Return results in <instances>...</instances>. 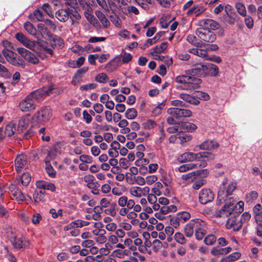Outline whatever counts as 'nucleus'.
I'll return each mask as SVG.
<instances>
[{
  "label": "nucleus",
  "mask_w": 262,
  "mask_h": 262,
  "mask_svg": "<svg viewBox=\"0 0 262 262\" xmlns=\"http://www.w3.org/2000/svg\"><path fill=\"white\" fill-rule=\"evenodd\" d=\"M79 160L84 163H91L93 161V158L89 155H82L79 157Z\"/></svg>",
  "instance_id": "nucleus-52"
},
{
  "label": "nucleus",
  "mask_w": 262,
  "mask_h": 262,
  "mask_svg": "<svg viewBox=\"0 0 262 262\" xmlns=\"http://www.w3.org/2000/svg\"><path fill=\"white\" fill-rule=\"evenodd\" d=\"M196 35L202 40L212 42L216 39L215 34L210 30L204 28H199L196 30Z\"/></svg>",
  "instance_id": "nucleus-8"
},
{
  "label": "nucleus",
  "mask_w": 262,
  "mask_h": 262,
  "mask_svg": "<svg viewBox=\"0 0 262 262\" xmlns=\"http://www.w3.org/2000/svg\"><path fill=\"white\" fill-rule=\"evenodd\" d=\"M143 125L145 128L150 129L154 128L156 126L157 124L154 120H148L144 123Z\"/></svg>",
  "instance_id": "nucleus-54"
},
{
  "label": "nucleus",
  "mask_w": 262,
  "mask_h": 262,
  "mask_svg": "<svg viewBox=\"0 0 262 262\" xmlns=\"http://www.w3.org/2000/svg\"><path fill=\"white\" fill-rule=\"evenodd\" d=\"M219 146V143L213 140L205 141L199 145V148L203 150H212Z\"/></svg>",
  "instance_id": "nucleus-24"
},
{
  "label": "nucleus",
  "mask_w": 262,
  "mask_h": 262,
  "mask_svg": "<svg viewBox=\"0 0 262 262\" xmlns=\"http://www.w3.org/2000/svg\"><path fill=\"white\" fill-rule=\"evenodd\" d=\"M150 188L148 186L141 187L139 186H133L129 189L130 194L136 198H140L147 195L149 193Z\"/></svg>",
  "instance_id": "nucleus-11"
},
{
  "label": "nucleus",
  "mask_w": 262,
  "mask_h": 262,
  "mask_svg": "<svg viewBox=\"0 0 262 262\" xmlns=\"http://www.w3.org/2000/svg\"><path fill=\"white\" fill-rule=\"evenodd\" d=\"M234 201H230L226 203L219 211L217 216L222 217L223 216H227L232 214L235 210Z\"/></svg>",
  "instance_id": "nucleus-15"
},
{
  "label": "nucleus",
  "mask_w": 262,
  "mask_h": 262,
  "mask_svg": "<svg viewBox=\"0 0 262 262\" xmlns=\"http://www.w3.org/2000/svg\"><path fill=\"white\" fill-rule=\"evenodd\" d=\"M95 80L101 83H104L108 81V77L104 73H101L97 75L95 78Z\"/></svg>",
  "instance_id": "nucleus-38"
},
{
  "label": "nucleus",
  "mask_w": 262,
  "mask_h": 262,
  "mask_svg": "<svg viewBox=\"0 0 262 262\" xmlns=\"http://www.w3.org/2000/svg\"><path fill=\"white\" fill-rule=\"evenodd\" d=\"M46 170L48 175L52 177H55L56 176V171L53 169L52 166L48 162L46 163Z\"/></svg>",
  "instance_id": "nucleus-47"
},
{
  "label": "nucleus",
  "mask_w": 262,
  "mask_h": 262,
  "mask_svg": "<svg viewBox=\"0 0 262 262\" xmlns=\"http://www.w3.org/2000/svg\"><path fill=\"white\" fill-rule=\"evenodd\" d=\"M235 8L239 14L244 17L246 16L247 11L245 5L243 3L239 2L236 3Z\"/></svg>",
  "instance_id": "nucleus-34"
},
{
  "label": "nucleus",
  "mask_w": 262,
  "mask_h": 262,
  "mask_svg": "<svg viewBox=\"0 0 262 262\" xmlns=\"http://www.w3.org/2000/svg\"><path fill=\"white\" fill-rule=\"evenodd\" d=\"M31 176L28 173H24L21 177V184L25 186L28 185L31 181Z\"/></svg>",
  "instance_id": "nucleus-53"
},
{
  "label": "nucleus",
  "mask_w": 262,
  "mask_h": 262,
  "mask_svg": "<svg viewBox=\"0 0 262 262\" xmlns=\"http://www.w3.org/2000/svg\"><path fill=\"white\" fill-rule=\"evenodd\" d=\"M52 116V111L49 107L41 108L34 115L33 119L36 120L38 123H45L50 120Z\"/></svg>",
  "instance_id": "nucleus-7"
},
{
  "label": "nucleus",
  "mask_w": 262,
  "mask_h": 262,
  "mask_svg": "<svg viewBox=\"0 0 262 262\" xmlns=\"http://www.w3.org/2000/svg\"><path fill=\"white\" fill-rule=\"evenodd\" d=\"M122 62L123 63H128L129 61H130L132 59V56L130 53H127V52H123L122 55Z\"/></svg>",
  "instance_id": "nucleus-57"
},
{
  "label": "nucleus",
  "mask_w": 262,
  "mask_h": 262,
  "mask_svg": "<svg viewBox=\"0 0 262 262\" xmlns=\"http://www.w3.org/2000/svg\"><path fill=\"white\" fill-rule=\"evenodd\" d=\"M30 16L33 19H36L37 21H42L43 20V14L39 10H35Z\"/></svg>",
  "instance_id": "nucleus-43"
},
{
  "label": "nucleus",
  "mask_w": 262,
  "mask_h": 262,
  "mask_svg": "<svg viewBox=\"0 0 262 262\" xmlns=\"http://www.w3.org/2000/svg\"><path fill=\"white\" fill-rule=\"evenodd\" d=\"M179 97L185 102L191 104L197 105L200 103V101L194 96L186 93H180Z\"/></svg>",
  "instance_id": "nucleus-22"
},
{
  "label": "nucleus",
  "mask_w": 262,
  "mask_h": 262,
  "mask_svg": "<svg viewBox=\"0 0 262 262\" xmlns=\"http://www.w3.org/2000/svg\"><path fill=\"white\" fill-rule=\"evenodd\" d=\"M165 104L164 103H161L160 105L155 107L152 111V114L153 116H157L160 114L162 112V109L164 108Z\"/></svg>",
  "instance_id": "nucleus-51"
},
{
  "label": "nucleus",
  "mask_w": 262,
  "mask_h": 262,
  "mask_svg": "<svg viewBox=\"0 0 262 262\" xmlns=\"http://www.w3.org/2000/svg\"><path fill=\"white\" fill-rule=\"evenodd\" d=\"M205 68L203 77L206 76L215 77L217 76L219 70L218 67L215 64L206 62Z\"/></svg>",
  "instance_id": "nucleus-17"
},
{
  "label": "nucleus",
  "mask_w": 262,
  "mask_h": 262,
  "mask_svg": "<svg viewBox=\"0 0 262 262\" xmlns=\"http://www.w3.org/2000/svg\"><path fill=\"white\" fill-rule=\"evenodd\" d=\"M30 125V119L29 117L26 116L20 119L18 124L17 131L19 133H23L27 129Z\"/></svg>",
  "instance_id": "nucleus-21"
},
{
  "label": "nucleus",
  "mask_w": 262,
  "mask_h": 262,
  "mask_svg": "<svg viewBox=\"0 0 262 262\" xmlns=\"http://www.w3.org/2000/svg\"><path fill=\"white\" fill-rule=\"evenodd\" d=\"M214 193L209 189H203L199 193V201L202 204L211 202L214 199Z\"/></svg>",
  "instance_id": "nucleus-13"
},
{
  "label": "nucleus",
  "mask_w": 262,
  "mask_h": 262,
  "mask_svg": "<svg viewBox=\"0 0 262 262\" xmlns=\"http://www.w3.org/2000/svg\"><path fill=\"white\" fill-rule=\"evenodd\" d=\"M216 237L213 234L207 236L204 239V243L207 245H212L216 242Z\"/></svg>",
  "instance_id": "nucleus-49"
},
{
  "label": "nucleus",
  "mask_w": 262,
  "mask_h": 262,
  "mask_svg": "<svg viewBox=\"0 0 262 262\" xmlns=\"http://www.w3.org/2000/svg\"><path fill=\"white\" fill-rule=\"evenodd\" d=\"M70 16V9L69 8L61 9L56 12V17L60 21H67Z\"/></svg>",
  "instance_id": "nucleus-20"
},
{
  "label": "nucleus",
  "mask_w": 262,
  "mask_h": 262,
  "mask_svg": "<svg viewBox=\"0 0 262 262\" xmlns=\"http://www.w3.org/2000/svg\"><path fill=\"white\" fill-rule=\"evenodd\" d=\"M82 116L84 120L87 124H89L91 122L92 120V117L90 114H89L87 111L84 110L83 111Z\"/></svg>",
  "instance_id": "nucleus-61"
},
{
  "label": "nucleus",
  "mask_w": 262,
  "mask_h": 262,
  "mask_svg": "<svg viewBox=\"0 0 262 262\" xmlns=\"http://www.w3.org/2000/svg\"><path fill=\"white\" fill-rule=\"evenodd\" d=\"M174 239L178 243L183 245L186 243V240L184 235L180 232H176L174 234Z\"/></svg>",
  "instance_id": "nucleus-44"
},
{
  "label": "nucleus",
  "mask_w": 262,
  "mask_h": 262,
  "mask_svg": "<svg viewBox=\"0 0 262 262\" xmlns=\"http://www.w3.org/2000/svg\"><path fill=\"white\" fill-rule=\"evenodd\" d=\"M196 177L195 171H192L182 176V180L184 181L187 183L192 182L194 180Z\"/></svg>",
  "instance_id": "nucleus-33"
},
{
  "label": "nucleus",
  "mask_w": 262,
  "mask_h": 262,
  "mask_svg": "<svg viewBox=\"0 0 262 262\" xmlns=\"http://www.w3.org/2000/svg\"><path fill=\"white\" fill-rule=\"evenodd\" d=\"M15 37L18 41L21 42L26 48L31 50H34V48L36 43H38L39 46H42L47 53L50 55L53 54V50L52 49L45 47L43 43L39 42L32 41L25 36L22 33H17L15 34Z\"/></svg>",
  "instance_id": "nucleus-5"
},
{
  "label": "nucleus",
  "mask_w": 262,
  "mask_h": 262,
  "mask_svg": "<svg viewBox=\"0 0 262 262\" xmlns=\"http://www.w3.org/2000/svg\"><path fill=\"white\" fill-rule=\"evenodd\" d=\"M205 10L206 9L203 5L201 4L196 5V8L194 11V15H195V16H198L201 14L203 12H204Z\"/></svg>",
  "instance_id": "nucleus-58"
},
{
  "label": "nucleus",
  "mask_w": 262,
  "mask_h": 262,
  "mask_svg": "<svg viewBox=\"0 0 262 262\" xmlns=\"http://www.w3.org/2000/svg\"><path fill=\"white\" fill-rule=\"evenodd\" d=\"M245 23L247 27L249 29H252L254 25V21L253 18L248 16L245 18Z\"/></svg>",
  "instance_id": "nucleus-62"
},
{
  "label": "nucleus",
  "mask_w": 262,
  "mask_h": 262,
  "mask_svg": "<svg viewBox=\"0 0 262 262\" xmlns=\"http://www.w3.org/2000/svg\"><path fill=\"white\" fill-rule=\"evenodd\" d=\"M236 187V184L235 182H230L227 187H220L217 194V204L221 205L225 202L231 200L233 198V192Z\"/></svg>",
  "instance_id": "nucleus-4"
},
{
  "label": "nucleus",
  "mask_w": 262,
  "mask_h": 262,
  "mask_svg": "<svg viewBox=\"0 0 262 262\" xmlns=\"http://www.w3.org/2000/svg\"><path fill=\"white\" fill-rule=\"evenodd\" d=\"M167 48V43L166 42H162L160 46H157L154 49V53L159 54L163 52Z\"/></svg>",
  "instance_id": "nucleus-41"
},
{
  "label": "nucleus",
  "mask_w": 262,
  "mask_h": 262,
  "mask_svg": "<svg viewBox=\"0 0 262 262\" xmlns=\"http://www.w3.org/2000/svg\"><path fill=\"white\" fill-rule=\"evenodd\" d=\"M11 243L14 247L17 249L26 248L30 245L29 241L25 237H15L12 239Z\"/></svg>",
  "instance_id": "nucleus-19"
},
{
  "label": "nucleus",
  "mask_w": 262,
  "mask_h": 262,
  "mask_svg": "<svg viewBox=\"0 0 262 262\" xmlns=\"http://www.w3.org/2000/svg\"><path fill=\"white\" fill-rule=\"evenodd\" d=\"M27 164V157L26 155H19L15 159V166L16 171L20 172Z\"/></svg>",
  "instance_id": "nucleus-18"
},
{
  "label": "nucleus",
  "mask_w": 262,
  "mask_h": 262,
  "mask_svg": "<svg viewBox=\"0 0 262 262\" xmlns=\"http://www.w3.org/2000/svg\"><path fill=\"white\" fill-rule=\"evenodd\" d=\"M116 206V204H113L111 205V207L107 209H105V211L106 214H108L112 216H115L117 214V212L115 209V207Z\"/></svg>",
  "instance_id": "nucleus-56"
},
{
  "label": "nucleus",
  "mask_w": 262,
  "mask_h": 262,
  "mask_svg": "<svg viewBox=\"0 0 262 262\" xmlns=\"http://www.w3.org/2000/svg\"><path fill=\"white\" fill-rule=\"evenodd\" d=\"M135 2L145 10L150 9L149 5L151 4V0H135Z\"/></svg>",
  "instance_id": "nucleus-36"
},
{
  "label": "nucleus",
  "mask_w": 262,
  "mask_h": 262,
  "mask_svg": "<svg viewBox=\"0 0 262 262\" xmlns=\"http://www.w3.org/2000/svg\"><path fill=\"white\" fill-rule=\"evenodd\" d=\"M244 203L243 201H239L235 205L234 204V209L236 213H241L243 211Z\"/></svg>",
  "instance_id": "nucleus-63"
},
{
  "label": "nucleus",
  "mask_w": 262,
  "mask_h": 262,
  "mask_svg": "<svg viewBox=\"0 0 262 262\" xmlns=\"http://www.w3.org/2000/svg\"><path fill=\"white\" fill-rule=\"evenodd\" d=\"M178 139L181 144L190 140L191 137L187 133L178 134Z\"/></svg>",
  "instance_id": "nucleus-45"
},
{
  "label": "nucleus",
  "mask_w": 262,
  "mask_h": 262,
  "mask_svg": "<svg viewBox=\"0 0 262 262\" xmlns=\"http://www.w3.org/2000/svg\"><path fill=\"white\" fill-rule=\"evenodd\" d=\"M89 70V68L88 67H83L79 69H78L76 74L75 77L81 78L82 75L84 74Z\"/></svg>",
  "instance_id": "nucleus-60"
},
{
  "label": "nucleus",
  "mask_w": 262,
  "mask_h": 262,
  "mask_svg": "<svg viewBox=\"0 0 262 262\" xmlns=\"http://www.w3.org/2000/svg\"><path fill=\"white\" fill-rule=\"evenodd\" d=\"M98 86L97 84L95 83H88L84 84L80 87V90L81 91H89L95 89Z\"/></svg>",
  "instance_id": "nucleus-48"
},
{
  "label": "nucleus",
  "mask_w": 262,
  "mask_h": 262,
  "mask_svg": "<svg viewBox=\"0 0 262 262\" xmlns=\"http://www.w3.org/2000/svg\"><path fill=\"white\" fill-rule=\"evenodd\" d=\"M18 53L29 62L36 64L39 62V59L33 53L24 48L19 47L17 49Z\"/></svg>",
  "instance_id": "nucleus-9"
},
{
  "label": "nucleus",
  "mask_w": 262,
  "mask_h": 262,
  "mask_svg": "<svg viewBox=\"0 0 262 262\" xmlns=\"http://www.w3.org/2000/svg\"><path fill=\"white\" fill-rule=\"evenodd\" d=\"M195 230L198 231H207L208 229V224L207 223L201 219H193Z\"/></svg>",
  "instance_id": "nucleus-25"
},
{
  "label": "nucleus",
  "mask_w": 262,
  "mask_h": 262,
  "mask_svg": "<svg viewBox=\"0 0 262 262\" xmlns=\"http://www.w3.org/2000/svg\"><path fill=\"white\" fill-rule=\"evenodd\" d=\"M254 217L262 213V207L260 204H256L253 209Z\"/></svg>",
  "instance_id": "nucleus-64"
},
{
  "label": "nucleus",
  "mask_w": 262,
  "mask_h": 262,
  "mask_svg": "<svg viewBox=\"0 0 262 262\" xmlns=\"http://www.w3.org/2000/svg\"><path fill=\"white\" fill-rule=\"evenodd\" d=\"M53 89V86L50 85L48 89L43 88L31 93L20 102L19 104L20 110L24 112L34 110L36 103H38L42 98L48 95Z\"/></svg>",
  "instance_id": "nucleus-1"
},
{
  "label": "nucleus",
  "mask_w": 262,
  "mask_h": 262,
  "mask_svg": "<svg viewBox=\"0 0 262 262\" xmlns=\"http://www.w3.org/2000/svg\"><path fill=\"white\" fill-rule=\"evenodd\" d=\"M194 223L193 219L190 220V222L185 225L184 228V232L187 237H190L193 235L194 231H195Z\"/></svg>",
  "instance_id": "nucleus-27"
},
{
  "label": "nucleus",
  "mask_w": 262,
  "mask_h": 262,
  "mask_svg": "<svg viewBox=\"0 0 262 262\" xmlns=\"http://www.w3.org/2000/svg\"><path fill=\"white\" fill-rule=\"evenodd\" d=\"M214 157V155L209 152H201L197 154L191 152H186L179 157L178 160L181 163H185L193 161H196L201 163L203 160L206 162L205 159L207 160L213 159Z\"/></svg>",
  "instance_id": "nucleus-3"
},
{
  "label": "nucleus",
  "mask_w": 262,
  "mask_h": 262,
  "mask_svg": "<svg viewBox=\"0 0 262 262\" xmlns=\"http://www.w3.org/2000/svg\"><path fill=\"white\" fill-rule=\"evenodd\" d=\"M24 28L31 35L34 36L36 34V29L30 22L27 21L25 23Z\"/></svg>",
  "instance_id": "nucleus-37"
},
{
  "label": "nucleus",
  "mask_w": 262,
  "mask_h": 262,
  "mask_svg": "<svg viewBox=\"0 0 262 262\" xmlns=\"http://www.w3.org/2000/svg\"><path fill=\"white\" fill-rule=\"evenodd\" d=\"M125 117L128 119H134L137 116V111L134 108H128L125 112Z\"/></svg>",
  "instance_id": "nucleus-39"
},
{
  "label": "nucleus",
  "mask_w": 262,
  "mask_h": 262,
  "mask_svg": "<svg viewBox=\"0 0 262 262\" xmlns=\"http://www.w3.org/2000/svg\"><path fill=\"white\" fill-rule=\"evenodd\" d=\"M13 195L14 199L18 202H24L26 200L25 194L22 193L19 189H17L16 191L14 192Z\"/></svg>",
  "instance_id": "nucleus-40"
},
{
  "label": "nucleus",
  "mask_w": 262,
  "mask_h": 262,
  "mask_svg": "<svg viewBox=\"0 0 262 262\" xmlns=\"http://www.w3.org/2000/svg\"><path fill=\"white\" fill-rule=\"evenodd\" d=\"M37 27L39 32L43 37L46 38V37H49L51 36V33L44 24L40 23L38 25Z\"/></svg>",
  "instance_id": "nucleus-32"
},
{
  "label": "nucleus",
  "mask_w": 262,
  "mask_h": 262,
  "mask_svg": "<svg viewBox=\"0 0 262 262\" xmlns=\"http://www.w3.org/2000/svg\"><path fill=\"white\" fill-rule=\"evenodd\" d=\"M207 165V163L206 161L203 160L201 163H189V164H186L182 165H181L178 168L179 171L181 172H185L187 171L197 168L199 167H205Z\"/></svg>",
  "instance_id": "nucleus-16"
},
{
  "label": "nucleus",
  "mask_w": 262,
  "mask_h": 262,
  "mask_svg": "<svg viewBox=\"0 0 262 262\" xmlns=\"http://www.w3.org/2000/svg\"><path fill=\"white\" fill-rule=\"evenodd\" d=\"M128 202V198L126 196L123 195L120 197L118 200V204L121 207L126 206Z\"/></svg>",
  "instance_id": "nucleus-59"
},
{
  "label": "nucleus",
  "mask_w": 262,
  "mask_h": 262,
  "mask_svg": "<svg viewBox=\"0 0 262 262\" xmlns=\"http://www.w3.org/2000/svg\"><path fill=\"white\" fill-rule=\"evenodd\" d=\"M258 193L256 191H252L246 195V200L247 202H252L257 199Z\"/></svg>",
  "instance_id": "nucleus-50"
},
{
  "label": "nucleus",
  "mask_w": 262,
  "mask_h": 262,
  "mask_svg": "<svg viewBox=\"0 0 262 262\" xmlns=\"http://www.w3.org/2000/svg\"><path fill=\"white\" fill-rule=\"evenodd\" d=\"M158 180V177L156 175H150L145 177L146 183L147 185H152Z\"/></svg>",
  "instance_id": "nucleus-55"
},
{
  "label": "nucleus",
  "mask_w": 262,
  "mask_h": 262,
  "mask_svg": "<svg viewBox=\"0 0 262 262\" xmlns=\"http://www.w3.org/2000/svg\"><path fill=\"white\" fill-rule=\"evenodd\" d=\"M169 213L168 208L167 206H163L160 208V212H157L155 214V216L157 218L159 219H162V215H165Z\"/></svg>",
  "instance_id": "nucleus-42"
},
{
  "label": "nucleus",
  "mask_w": 262,
  "mask_h": 262,
  "mask_svg": "<svg viewBox=\"0 0 262 262\" xmlns=\"http://www.w3.org/2000/svg\"><path fill=\"white\" fill-rule=\"evenodd\" d=\"M226 227L228 229H232L235 231H238L242 227L239 216L238 215L231 216L226 222Z\"/></svg>",
  "instance_id": "nucleus-12"
},
{
  "label": "nucleus",
  "mask_w": 262,
  "mask_h": 262,
  "mask_svg": "<svg viewBox=\"0 0 262 262\" xmlns=\"http://www.w3.org/2000/svg\"><path fill=\"white\" fill-rule=\"evenodd\" d=\"M15 130L16 128L14 123H10L6 126L4 133L5 134V136L7 135L9 137H10L14 135Z\"/></svg>",
  "instance_id": "nucleus-31"
},
{
  "label": "nucleus",
  "mask_w": 262,
  "mask_h": 262,
  "mask_svg": "<svg viewBox=\"0 0 262 262\" xmlns=\"http://www.w3.org/2000/svg\"><path fill=\"white\" fill-rule=\"evenodd\" d=\"M117 68V65L114 60L110 61L106 64L105 67L106 71L109 72L113 71L114 70H116Z\"/></svg>",
  "instance_id": "nucleus-46"
},
{
  "label": "nucleus",
  "mask_w": 262,
  "mask_h": 262,
  "mask_svg": "<svg viewBox=\"0 0 262 262\" xmlns=\"http://www.w3.org/2000/svg\"><path fill=\"white\" fill-rule=\"evenodd\" d=\"M201 25L211 30H216L220 27V24L216 21L210 19H203L200 21Z\"/></svg>",
  "instance_id": "nucleus-23"
},
{
  "label": "nucleus",
  "mask_w": 262,
  "mask_h": 262,
  "mask_svg": "<svg viewBox=\"0 0 262 262\" xmlns=\"http://www.w3.org/2000/svg\"><path fill=\"white\" fill-rule=\"evenodd\" d=\"M93 227L95 228L93 230V233L96 235H103L106 233V231L104 229H102V224L99 223H94Z\"/></svg>",
  "instance_id": "nucleus-29"
},
{
  "label": "nucleus",
  "mask_w": 262,
  "mask_h": 262,
  "mask_svg": "<svg viewBox=\"0 0 262 262\" xmlns=\"http://www.w3.org/2000/svg\"><path fill=\"white\" fill-rule=\"evenodd\" d=\"M2 52L4 56L10 63L15 66L24 67V61L16 53L7 49L3 50Z\"/></svg>",
  "instance_id": "nucleus-6"
},
{
  "label": "nucleus",
  "mask_w": 262,
  "mask_h": 262,
  "mask_svg": "<svg viewBox=\"0 0 262 262\" xmlns=\"http://www.w3.org/2000/svg\"><path fill=\"white\" fill-rule=\"evenodd\" d=\"M189 52L196 55L199 57H205L207 56V52L206 50L200 49H191L189 50Z\"/></svg>",
  "instance_id": "nucleus-35"
},
{
  "label": "nucleus",
  "mask_w": 262,
  "mask_h": 262,
  "mask_svg": "<svg viewBox=\"0 0 262 262\" xmlns=\"http://www.w3.org/2000/svg\"><path fill=\"white\" fill-rule=\"evenodd\" d=\"M231 248L228 247L226 248H220L219 247H213L211 251V253L213 255H219L223 254H226L231 251Z\"/></svg>",
  "instance_id": "nucleus-26"
},
{
  "label": "nucleus",
  "mask_w": 262,
  "mask_h": 262,
  "mask_svg": "<svg viewBox=\"0 0 262 262\" xmlns=\"http://www.w3.org/2000/svg\"><path fill=\"white\" fill-rule=\"evenodd\" d=\"M206 62H199L193 65L191 69L186 70L185 73L188 74H192L193 76H204L205 72V66Z\"/></svg>",
  "instance_id": "nucleus-14"
},
{
  "label": "nucleus",
  "mask_w": 262,
  "mask_h": 262,
  "mask_svg": "<svg viewBox=\"0 0 262 262\" xmlns=\"http://www.w3.org/2000/svg\"><path fill=\"white\" fill-rule=\"evenodd\" d=\"M177 83L181 84L177 86L179 90H192L199 87L201 79L195 77L192 74H185L178 76L175 78Z\"/></svg>",
  "instance_id": "nucleus-2"
},
{
  "label": "nucleus",
  "mask_w": 262,
  "mask_h": 262,
  "mask_svg": "<svg viewBox=\"0 0 262 262\" xmlns=\"http://www.w3.org/2000/svg\"><path fill=\"white\" fill-rule=\"evenodd\" d=\"M167 113L177 119L183 117H189L192 115V112L188 109L171 107L167 110Z\"/></svg>",
  "instance_id": "nucleus-10"
},
{
  "label": "nucleus",
  "mask_w": 262,
  "mask_h": 262,
  "mask_svg": "<svg viewBox=\"0 0 262 262\" xmlns=\"http://www.w3.org/2000/svg\"><path fill=\"white\" fill-rule=\"evenodd\" d=\"M95 14L104 28H107L110 25L109 20L102 12L100 11H96Z\"/></svg>",
  "instance_id": "nucleus-28"
},
{
  "label": "nucleus",
  "mask_w": 262,
  "mask_h": 262,
  "mask_svg": "<svg viewBox=\"0 0 262 262\" xmlns=\"http://www.w3.org/2000/svg\"><path fill=\"white\" fill-rule=\"evenodd\" d=\"M177 220L180 221L181 223H184L189 220L191 217L189 212L187 211H181L177 214Z\"/></svg>",
  "instance_id": "nucleus-30"
}]
</instances>
